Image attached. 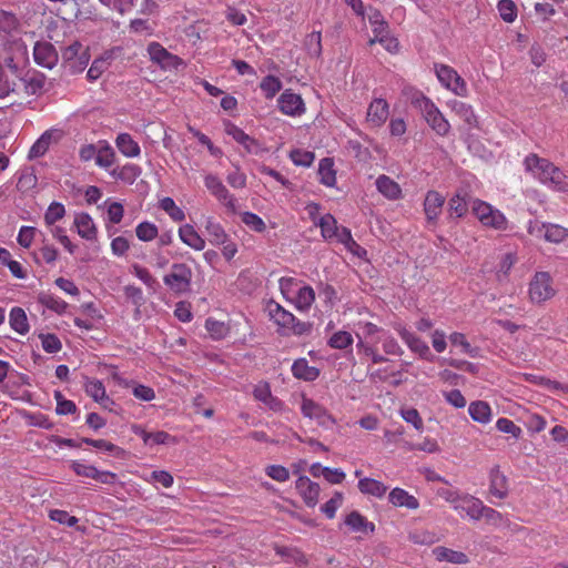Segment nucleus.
<instances>
[{
	"label": "nucleus",
	"instance_id": "56",
	"mask_svg": "<svg viewBox=\"0 0 568 568\" xmlns=\"http://www.w3.org/2000/svg\"><path fill=\"white\" fill-rule=\"evenodd\" d=\"M140 171L135 164H125L121 169H113L110 174L116 180H134L139 175Z\"/></svg>",
	"mask_w": 568,
	"mask_h": 568
},
{
	"label": "nucleus",
	"instance_id": "10",
	"mask_svg": "<svg viewBox=\"0 0 568 568\" xmlns=\"http://www.w3.org/2000/svg\"><path fill=\"white\" fill-rule=\"evenodd\" d=\"M204 185L207 191L229 211L235 212L236 209V200L229 192L226 186L222 183L221 179L214 174H206L204 176Z\"/></svg>",
	"mask_w": 568,
	"mask_h": 568
},
{
	"label": "nucleus",
	"instance_id": "12",
	"mask_svg": "<svg viewBox=\"0 0 568 568\" xmlns=\"http://www.w3.org/2000/svg\"><path fill=\"white\" fill-rule=\"evenodd\" d=\"M280 111L290 116H300L305 112L302 97L292 90H285L277 100Z\"/></svg>",
	"mask_w": 568,
	"mask_h": 568
},
{
	"label": "nucleus",
	"instance_id": "15",
	"mask_svg": "<svg viewBox=\"0 0 568 568\" xmlns=\"http://www.w3.org/2000/svg\"><path fill=\"white\" fill-rule=\"evenodd\" d=\"M225 132L227 135L232 136L239 144H241L247 153L258 154L262 152L261 143L246 134L241 128L235 124H227L225 128Z\"/></svg>",
	"mask_w": 568,
	"mask_h": 568
},
{
	"label": "nucleus",
	"instance_id": "47",
	"mask_svg": "<svg viewBox=\"0 0 568 568\" xmlns=\"http://www.w3.org/2000/svg\"><path fill=\"white\" fill-rule=\"evenodd\" d=\"M205 328L213 339H222L230 332V327L226 323L212 317L205 321Z\"/></svg>",
	"mask_w": 568,
	"mask_h": 568
},
{
	"label": "nucleus",
	"instance_id": "59",
	"mask_svg": "<svg viewBox=\"0 0 568 568\" xmlns=\"http://www.w3.org/2000/svg\"><path fill=\"white\" fill-rule=\"evenodd\" d=\"M306 48L312 57L318 58L322 53V33L320 31H313L306 38Z\"/></svg>",
	"mask_w": 568,
	"mask_h": 568
},
{
	"label": "nucleus",
	"instance_id": "17",
	"mask_svg": "<svg viewBox=\"0 0 568 568\" xmlns=\"http://www.w3.org/2000/svg\"><path fill=\"white\" fill-rule=\"evenodd\" d=\"M508 493L507 476L500 470L499 466H494L489 471V494L498 499H505Z\"/></svg>",
	"mask_w": 568,
	"mask_h": 568
},
{
	"label": "nucleus",
	"instance_id": "18",
	"mask_svg": "<svg viewBox=\"0 0 568 568\" xmlns=\"http://www.w3.org/2000/svg\"><path fill=\"white\" fill-rule=\"evenodd\" d=\"M375 185L377 191L389 201H397L403 197L400 185L388 175H379Z\"/></svg>",
	"mask_w": 568,
	"mask_h": 568
},
{
	"label": "nucleus",
	"instance_id": "38",
	"mask_svg": "<svg viewBox=\"0 0 568 568\" xmlns=\"http://www.w3.org/2000/svg\"><path fill=\"white\" fill-rule=\"evenodd\" d=\"M468 413L473 420L481 424H487L491 417L490 406L483 400H476L470 403Z\"/></svg>",
	"mask_w": 568,
	"mask_h": 568
},
{
	"label": "nucleus",
	"instance_id": "29",
	"mask_svg": "<svg viewBox=\"0 0 568 568\" xmlns=\"http://www.w3.org/2000/svg\"><path fill=\"white\" fill-rule=\"evenodd\" d=\"M38 302L58 315L65 314L69 308V304L64 300L50 292L39 293Z\"/></svg>",
	"mask_w": 568,
	"mask_h": 568
},
{
	"label": "nucleus",
	"instance_id": "33",
	"mask_svg": "<svg viewBox=\"0 0 568 568\" xmlns=\"http://www.w3.org/2000/svg\"><path fill=\"white\" fill-rule=\"evenodd\" d=\"M292 374L298 379L312 382L320 376V369L311 366L305 358H300L293 363Z\"/></svg>",
	"mask_w": 568,
	"mask_h": 568
},
{
	"label": "nucleus",
	"instance_id": "63",
	"mask_svg": "<svg viewBox=\"0 0 568 568\" xmlns=\"http://www.w3.org/2000/svg\"><path fill=\"white\" fill-rule=\"evenodd\" d=\"M18 27L19 22L14 14L6 11L0 12V31L11 34Z\"/></svg>",
	"mask_w": 568,
	"mask_h": 568
},
{
	"label": "nucleus",
	"instance_id": "8",
	"mask_svg": "<svg viewBox=\"0 0 568 568\" xmlns=\"http://www.w3.org/2000/svg\"><path fill=\"white\" fill-rule=\"evenodd\" d=\"M552 278L548 272H537L529 284L531 302L540 304L555 295Z\"/></svg>",
	"mask_w": 568,
	"mask_h": 568
},
{
	"label": "nucleus",
	"instance_id": "58",
	"mask_svg": "<svg viewBox=\"0 0 568 568\" xmlns=\"http://www.w3.org/2000/svg\"><path fill=\"white\" fill-rule=\"evenodd\" d=\"M41 345L44 352L54 354L61 351L62 344L59 337L54 334H41L40 335Z\"/></svg>",
	"mask_w": 568,
	"mask_h": 568
},
{
	"label": "nucleus",
	"instance_id": "46",
	"mask_svg": "<svg viewBox=\"0 0 568 568\" xmlns=\"http://www.w3.org/2000/svg\"><path fill=\"white\" fill-rule=\"evenodd\" d=\"M368 21L375 36L382 34L389 30L387 21L384 19L379 10L369 8Z\"/></svg>",
	"mask_w": 568,
	"mask_h": 568
},
{
	"label": "nucleus",
	"instance_id": "44",
	"mask_svg": "<svg viewBox=\"0 0 568 568\" xmlns=\"http://www.w3.org/2000/svg\"><path fill=\"white\" fill-rule=\"evenodd\" d=\"M136 237L142 242H151L159 235L158 226L149 221L141 222L135 227Z\"/></svg>",
	"mask_w": 568,
	"mask_h": 568
},
{
	"label": "nucleus",
	"instance_id": "13",
	"mask_svg": "<svg viewBox=\"0 0 568 568\" xmlns=\"http://www.w3.org/2000/svg\"><path fill=\"white\" fill-rule=\"evenodd\" d=\"M295 489L307 507L314 508L317 505L321 493L317 483L311 480L307 476H300L295 481Z\"/></svg>",
	"mask_w": 568,
	"mask_h": 568
},
{
	"label": "nucleus",
	"instance_id": "50",
	"mask_svg": "<svg viewBox=\"0 0 568 568\" xmlns=\"http://www.w3.org/2000/svg\"><path fill=\"white\" fill-rule=\"evenodd\" d=\"M375 43L382 44L390 53H396L399 47L398 40L390 36L389 30L382 34L375 36L368 41L369 45Z\"/></svg>",
	"mask_w": 568,
	"mask_h": 568
},
{
	"label": "nucleus",
	"instance_id": "4",
	"mask_svg": "<svg viewBox=\"0 0 568 568\" xmlns=\"http://www.w3.org/2000/svg\"><path fill=\"white\" fill-rule=\"evenodd\" d=\"M193 272L186 263H173L163 276L164 285L174 294H185L191 290Z\"/></svg>",
	"mask_w": 568,
	"mask_h": 568
},
{
	"label": "nucleus",
	"instance_id": "49",
	"mask_svg": "<svg viewBox=\"0 0 568 568\" xmlns=\"http://www.w3.org/2000/svg\"><path fill=\"white\" fill-rule=\"evenodd\" d=\"M354 338L349 332L337 331L328 339L327 344L335 349H345L352 346Z\"/></svg>",
	"mask_w": 568,
	"mask_h": 568
},
{
	"label": "nucleus",
	"instance_id": "32",
	"mask_svg": "<svg viewBox=\"0 0 568 568\" xmlns=\"http://www.w3.org/2000/svg\"><path fill=\"white\" fill-rule=\"evenodd\" d=\"M204 229L212 245H220L229 237L221 223L212 216L205 220Z\"/></svg>",
	"mask_w": 568,
	"mask_h": 568
},
{
	"label": "nucleus",
	"instance_id": "55",
	"mask_svg": "<svg viewBox=\"0 0 568 568\" xmlns=\"http://www.w3.org/2000/svg\"><path fill=\"white\" fill-rule=\"evenodd\" d=\"M131 273L150 288H153L156 284L155 277L150 273V271L146 267L140 264H133L131 266Z\"/></svg>",
	"mask_w": 568,
	"mask_h": 568
},
{
	"label": "nucleus",
	"instance_id": "64",
	"mask_svg": "<svg viewBox=\"0 0 568 568\" xmlns=\"http://www.w3.org/2000/svg\"><path fill=\"white\" fill-rule=\"evenodd\" d=\"M402 418L414 426L415 429L422 430L424 428L423 419L416 408H403L400 409Z\"/></svg>",
	"mask_w": 568,
	"mask_h": 568
},
{
	"label": "nucleus",
	"instance_id": "52",
	"mask_svg": "<svg viewBox=\"0 0 568 568\" xmlns=\"http://www.w3.org/2000/svg\"><path fill=\"white\" fill-rule=\"evenodd\" d=\"M50 227L52 237L55 239L70 254H74L77 245H74L70 241L69 236L67 235L65 229L55 224Z\"/></svg>",
	"mask_w": 568,
	"mask_h": 568
},
{
	"label": "nucleus",
	"instance_id": "60",
	"mask_svg": "<svg viewBox=\"0 0 568 568\" xmlns=\"http://www.w3.org/2000/svg\"><path fill=\"white\" fill-rule=\"evenodd\" d=\"M54 398L57 400L55 412L58 415H69L77 412L75 404L70 399H65L61 392L57 390L54 393Z\"/></svg>",
	"mask_w": 568,
	"mask_h": 568
},
{
	"label": "nucleus",
	"instance_id": "40",
	"mask_svg": "<svg viewBox=\"0 0 568 568\" xmlns=\"http://www.w3.org/2000/svg\"><path fill=\"white\" fill-rule=\"evenodd\" d=\"M159 209L164 211L173 222H183L185 220L184 211L170 196L159 201Z\"/></svg>",
	"mask_w": 568,
	"mask_h": 568
},
{
	"label": "nucleus",
	"instance_id": "43",
	"mask_svg": "<svg viewBox=\"0 0 568 568\" xmlns=\"http://www.w3.org/2000/svg\"><path fill=\"white\" fill-rule=\"evenodd\" d=\"M544 239L551 243H560L568 236V230L558 224H542Z\"/></svg>",
	"mask_w": 568,
	"mask_h": 568
},
{
	"label": "nucleus",
	"instance_id": "26",
	"mask_svg": "<svg viewBox=\"0 0 568 568\" xmlns=\"http://www.w3.org/2000/svg\"><path fill=\"white\" fill-rule=\"evenodd\" d=\"M435 71L440 83L448 90L458 94V89L462 87L458 73L450 67L443 64L436 65Z\"/></svg>",
	"mask_w": 568,
	"mask_h": 568
},
{
	"label": "nucleus",
	"instance_id": "48",
	"mask_svg": "<svg viewBox=\"0 0 568 568\" xmlns=\"http://www.w3.org/2000/svg\"><path fill=\"white\" fill-rule=\"evenodd\" d=\"M266 99H273L282 89V82L277 77L266 75L260 83Z\"/></svg>",
	"mask_w": 568,
	"mask_h": 568
},
{
	"label": "nucleus",
	"instance_id": "22",
	"mask_svg": "<svg viewBox=\"0 0 568 568\" xmlns=\"http://www.w3.org/2000/svg\"><path fill=\"white\" fill-rule=\"evenodd\" d=\"M84 390L88 396L104 408H108L110 404H113V400L106 395L105 387L100 379H88L84 384Z\"/></svg>",
	"mask_w": 568,
	"mask_h": 568
},
{
	"label": "nucleus",
	"instance_id": "7",
	"mask_svg": "<svg viewBox=\"0 0 568 568\" xmlns=\"http://www.w3.org/2000/svg\"><path fill=\"white\" fill-rule=\"evenodd\" d=\"M61 58L68 64L71 73H80L88 65L90 54L81 42L74 41L62 50Z\"/></svg>",
	"mask_w": 568,
	"mask_h": 568
},
{
	"label": "nucleus",
	"instance_id": "9",
	"mask_svg": "<svg viewBox=\"0 0 568 568\" xmlns=\"http://www.w3.org/2000/svg\"><path fill=\"white\" fill-rule=\"evenodd\" d=\"M150 60L153 63H156L162 70L171 71L178 70L180 67L184 64L183 60L169 52L161 43L151 42L146 48Z\"/></svg>",
	"mask_w": 568,
	"mask_h": 568
},
{
	"label": "nucleus",
	"instance_id": "51",
	"mask_svg": "<svg viewBox=\"0 0 568 568\" xmlns=\"http://www.w3.org/2000/svg\"><path fill=\"white\" fill-rule=\"evenodd\" d=\"M497 9L500 18L508 23H511L517 18V6L513 0H499Z\"/></svg>",
	"mask_w": 568,
	"mask_h": 568
},
{
	"label": "nucleus",
	"instance_id": "1",
	"mask_svg": "<svg viewBox=\"0 0 568 568\" xmlns=\"http://www.w3.org/2000/svg\"><path fill=\"white\" fill-rule=\"evenodd\" d=\"M526 171L532 173L542 184L559 191H568V176L549 160L529 154L524 161Z\"/></svg>",
	"mask_w": 568,
	"mask_h": 568
},
{
	"label": "nucleus",
	"instance_id": "36",
	"mask_svg": "<svg viewBox=\"0 0 568 568\" xmlns=\"http://www.w3.org/2000/svg\"><path fill=\"white\" fill-rule=\"evenodd\" d=\"M320 182L327 186L333 187L336 184V171L334 169V161L331 158H324L318 163Z\"/></svg>",
	"mask_w": 568,
	"mask_h": 568
},
{
	"label": "nucleus",
	"instance_id": "5",
	"mask_svg": "<svg viewBox=\"0 0 568 568\" xmlns=\"http://www.w3.org/2000/svg\"><path fill=\"white\" fill-rule=\"evenodd\" d=\"M270 315L272 320L283 329L284 334L304 335L310 333L312 325L302 322L291 312L284 310L280 304L275 303L270 306Z\"/></svg>",
	"mask_w": 568,
	"mask_h": 568
},
{
	"label": "nucleus",
	"instance_id": "53",
	"mask_svg": "<svg viewBox=\"0 0 568 568\" xmlns=\"http://www.w3.org/2000/svg\"><path fill=\"white\" fill-rule=\"evenodd\" d=\"M108 59L105 58H97L91 63L87 72V78L89 81H97L109 68Z\"/></svg>",
	"mask_w": 568,
	"mask_h": 568
},
{
	"label": "nucleus",
	"instance_id": "37",
	"mask_svg": "<svg viewBox=\"0 0 568 568\" xmlns=\"http://www.w3.org/2000/svg\"><path fill=\"white\" fill-rule=\"evenodd\" d=\"M115 152L108 141H99V151L95 164L104 170H109L115 163Z\"/></svg>",
	"mask_w": 568,
	"mask_h": 568
},
{
	"label": "nucleus",
	"instance_id": "35",
	"mask_svg": "<svg viewBox=\"0 0 568 568\" xmlns=\"http://www.w3.org/2000/svg\"><path fill=\"white\" fill-rule=\"evenodd\" d=\"M357 486L362 494L376 498H383L388 489L382 481L368 477L359 478Z\"/></svg>",
	"mask_w": 568,
	"mask_h": 568
},
{
	"label": "nucleus",
	"instance_id": "45",
	"mask_svg": "<svg viewBox=\"0 0 568 568\" xmlns=\"http://www.w3.org/2000/svg\"><path fill=\"white\" fill-rule=\"evenodd\" d=\"M65 215V207L60 202H52L43 216L47 226H53L58 221L62 220Z\"/></svg>",
	"mask_w": 568,
	"mask_h": 568
},
{
	"label": "nucleus",
	"instance_id": "39",
	"mask_svg": "<svg viewBox=\"0 0 568 568\" xmlns=\"http://www.w3.org/2000/svg\"><path fill=\"white\" fill-rule=\"evenodd\" d=\"M339 243L343 244L349 253L357 257L364 258L367 255V251L353 239L348 227H343Z\"/></svg>",
	"mask_w": 568,
	"mask_h": 568
},
{
	"label": "nucleus",
	"instance_id": "24",
	"mask_svg": "<svg viewBox=\"0 0 568 568\" xmlns=\"http://www.w3.org/2000/svg\"><path fill=\"white\" fill-rule=\"evenodd\" d=\"M73 224L78 234L82 239L88 241L97 239V226L93 222V219L88 213L77 214Z\"/></svg>",
	"mask_w": 568,
	"mask_h": 568
},
{
	"label": "nucleus",
	"instance_id": "3",
	"mask_svg": "<svg viewBox=\"0 0 568 568\" xmlns=\"http://www.w3.org/2000/svg\"><path fill=\"white\" fill-rule=\"evenodd\" d=\"M464 206L469 207L473 215L478 219L484 226L493 227L498 231L507 229V219L505 215L487 202L478 199L467 201L464 197Z\"/></svg>",
	"mask_w": 568,
	"mask_h": 568
},
{
	"label": "nucleus",
	"instance_id": "62",
	"mask_svg": "<svg viewBox=\"0 0 568 568\" xmlns=\"http://www.w3.org/2000/svg\"><path fill=\"white\" fill-rule=\"evenodd\" d=\"M265 474L275 481L285 483L290 479V470L282 465H268Z\"/></svg>",
	"mask_w": 568,
	"mask_h": 568
},
{
	"label": "nucleus",
	"instance_id": "31",
	"mask_svg": "<svg viewBox=\"0 0 568 568\" xmlns=\"http://www.w3.org/2000/svg\"><path fill=\"white\" fill-rule=\"evenodd\" d=\"M118 150L126 158H138L141 148L129 133H120L115 139Z\"/></svg>",
	"mask_w": 568,
	"mask_h": 568
},
{
	"label": "nucleus",
	"instance_id": "6",
	"mask_svg": "<svg viewBox=\"0 0 568 568\" xmlns=\"http://www.w3.org/2000/svg\"><path fill=\"white\" fill-rule=\"evenodd\" d=\"M301 412L305 418L315 420L318 426L331 428L336 424L333 415L321 404L302 395Z\"/></svg>",
	"mask_w": 568,
	"mask_h": 568
},
{
	"label": "nucleus",
	"instance_id": "19",
	"mask_svg": "<svg viewBox=\"0 0 568 568\" xmlns=\"http://www.w3.org/2000/svg\"><path fill=\"white\" fill-rule=\"evenodd\" d=\"M179 239L183 244L194 251H203L205 248V240L199 234L191 224H183L178 230Z\"/></svg>",
	"mask_w": 568,
	"mask_h": 568
},
{
	"label": "nucleus",
	"instance_id": "34",
	"mask_svg": "<svg viewBox=\"0 0 568 568\" xmlns=\"http://www.w3.org/2000/svg\"><path fill=\"white\" fill-rule=\"evenodd\" d=\"M345 525L356 532H373L375 530V525L357 510L351 511L345 517Z\"/></svg>",
	"mask_w": 568,
	"mask_h": 568
},
{
	"label": "nucleus",
	"instance_id": "20",
	"mask_svg": "<svg viewBox=\"0 0 568 568\" xmlns=\"http://www.w3.org/2000/svg\"><path fill=\"white\" fill-rule=\"evenodd\" d=\"M397 332L412 352L417 353L423 358L432 356L428 345L414 333L402 326L397 328Z\"/></svg>",
	"mask_w": 568,
	"mask_h": 568
},
{
	"label": "nucleus",
	"instance_id": "28",
	"mask_svg": "<svg viewBox=\"0 0 568 568\" xmlns=\"http://www.w3.org/2000/svg\"><path fill=\"white\" fill-rule=\"evenodd\" d=\"M274 551L276 555L283 557L285 562H293L303 567L310 564L307 556L296 547L275 545Z\"/></svg>",
	"mask_w": 568,
	"mask_h": 568
},
{
	"label": "nucleus",
	"instance_id": "21",
	"mask_svg": "<svg viewBox=\"0 0 568 568\" xmlns=\"http://www.w3.org/2000/svg\"><path fill=\"white\" fill-rule=\"evenodd\" d=\"M317 226L321 229V235L325 241H336L339 243L341 233L344 226L337 224L336 219L326 213L318 220Z\"/></svg>",
	"mask_w": 568,
	"mask_h": 568
},
{
	"label": "nucleus",
	"instance_id": "41",
	"mask_svg": "<svg viewBox=\"0 0 568 568\" xmlns=\"http://www.w3.org/2000/svg\"><path fill=\"white\" fill-rule=\"evenodd\" d=\"M10 326L11 328L24 335L29 332V323L26 312L21 307H13L10 312Z\"/></svg>",
	"mask_w": 568,
	"mask_h": 568
},
{
	"label": "nucleus",
	"instance_id": "54",
	"mask_svg": "<svg viewBox=\"0 0 568 568\" xmlns=\"http://www.w3.org/2000/svg\"><path fill=\"white\" fill-rule=\"evenodd\" d=\"M357 328L358 331L356 332V336L358 341L372 339L374 343L377 342L376 339H374V336L381 331V328L377 325L371 322H358Z\"/></svg>",
	"mask_w": 568,
	"mask_h": 568
},
{
	"label": "nucleus",
	"instance_id": "2",
	"mask_svg": "<svg viewBox=\"0 0 568 568\" xmlns=\"http://www.w3.org/2000/svg\"><path fill=\"white\" fill-rule=\"evenodd\" d=\"M280 288L284 298L292 303L302 313H307L315 302V291L310 285L293 277H283L280 281Z\"/></svg>",
	"mask_w": 568,
	"mask_h": 568
},
{
	"label": "nucleus",
	"instance_id": "30",
	"mask_svg": "<svg viewBox=\"0 0 568 568\" xmlns=\"http://www.w3.org/2000/svg\"><path fill=\"white\" fill-rule=\"evenodd\" d=\"M20 75V73L4 72L2 67H0V98L9 97L10 94L19 97L17 87Z\"/></svg>",
	"mask_w": 568,
	"mask_h": 568
},
{
	"label": "nucleus",
	"instance_id": "57",
	"mask_svg": "<svg viewBox=\"0 0 568 568\" xmlns=\"http://www.w3.org/2000/svg\"><path fill=\"white\" fill-rule=\"evenodd\" d=\"M37 234V229L33 226H21L17 236L18 244L23 248H29Z\"/></svg>",
	"mask_w": 568,
	"mask_h": 568
},
{
	"label": "nucleus",
	"instance_id": "14",
	"mask_svg": "<svg viewBox=\"0 0 568 568\" xmlns=\"http://www.w3.org/2000/svg\"><path fill=\"white\" fill-rule=\"evenodd\" d=\"M64 132L61 129L51 128L44 131L33 143L29 151V159H37L45 154L52 143L59 142Z\"/></svg>",
	"mask_w": 568,
	"mask_h": 568
},
{
	"label": "nucleus",
	"instance_id": "42",
	"mask_svg": "<svg viewBox=\"0 0 568 568\" xmlns=\"http://www.w3.org/2000/svg\"><path fill=\"white\" fill-rule=\"evenodd\" d=\"M486 507L480 499L474 496H464V510L471 519H481Z\"/></svg>",
	"mask_w": 568,
	"mask_h": 568
},
{
	"label": "nucleus",
	"instance_id": "16",
	"mask_svg": "<svg viewBox=\"0 0 568 568\" xmlns=\"http://www.w3.org/2000/svg\"><path fill=\"white\" fill-rule=\"evenodd\" d=\"M33 59L38 65L52 69L59 58L53 44L49 42H37L33 48Z\"/></svg>",
	"mask_w": 568,
	"mask_h": 568
},
{
	"label": "nucleus",
	"instance_id": "27",
	"mask_svg": "<svg viewBox=\"0 0 568 568\" xmlns=\"http://www.w3.org/2000/svg\"><path fill=\"white\" fill-rule=\"evenodd\" d=\"M445 197L437 191H428L424 201V211L428 221H435L442 212Z\"/></svg>",
	"mask_w": 568,
	"mask_h": 568
},
{
	"label": "nucleus",
	"instance_id": "61",
	"mask_svg": "<svg viewBox=\"0 0 568 568\" xmlns=\"http://www.w3.org/2000/svg\"><path fill=\"white\" fill-rule=\"evenodd\" d=\"M342 503L343 494L336 491L334 496L321 507V510L325 514L327 518L332 519L335 517L336 510L341 507Z\"/></svg>",
	"mask_w": 568,
	"mask_h": 568
},
{
	"label": "nucleus",
	"instance_id": "11",
	"mask_svg": "<svg viewBox=\"0 0 568 568\" xmlns=\"http://www.w3.org/2000/svg\"><path fill=\"white\" fill-rule=\"evenodd\" d=\"M45 84L44 74L37 71H28L20 75L18 81L19 98L40 94Z\"/></svg>",
	"mask_w": 568,
	"mask_h": 568
},
{
	"label": "nucleus",
	"instance_id": "25",
	"mask_svg": "<svg viewBox=\"0 0 568 568\" xmlns=\"http://www.w3.org/2000/svg\"><path fill=\"white\" fill-rule=\"evenodd\" d=\"M389 503L395 507L415 510L419 507L418 499L403 488L396 487L388 494Z\"/></svg>",
	"mask_w": 568,
	"mask_h": 568
},
{
	"label": "nucleus",
	"instance_id": "23",
	"mask_svg": "<svg viewBox=\"0 0 568 568\" xmlns=\"http://www.w3.org/2000/svg\"><path fill=\"white\" fill-rule=\"evenodd\" d=\"M388 109L389 106L386 100H373L367 110V121L374 126L383 125L388 118Z\"/></svg>",
	"mask_w": 568,
	"mask_h": 568
}]
</instances>
